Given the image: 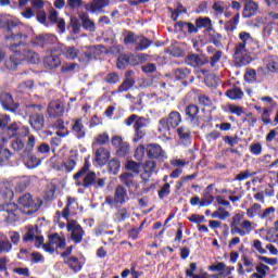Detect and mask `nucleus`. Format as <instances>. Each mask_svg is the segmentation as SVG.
Returning <instances> with one entry per match:
<instances>
[{
    "label": "nucleus",
    "instance_id": "38",
    "mask_svg": "<svg viewBox=\"0 0 278 278\" xmlns=\"http://www.w3.org/2000/svg\"><path fill=\"white\" fill-rule=\"evenodd\" d=\"M177 27H180V29H188V34H199V28L198 26L190 22H177L176 23Z\"/></svg>",
    "mask_w": 278,
    "mask_h": 278
},
{
    "label": "nucleus",
    "instance_id": "45",
    "mask_svg": "<svg viewBox=\"0 0 278 278\" xmlns=\"http://www.w3.org/2000/svg\"><path fill=\"white\" fill-rule=\"evenodd\" d=\"M239 40H240V42L237 45H242L243 47H249V45H251V42H253V37H251V34H249L247 31H241L239 34Z\"/></svg>",
    "mask_w": 278,
    "mask_h": 278
},
{
    "label": "nucleus",
    "instance_id": "51",
    "mask_svg": "<svg viewBox=\"0 0 278 278\" xmlns=\"http://www.w3.org/2000/svg\"><path fill=\"white\" fill-rule=\"evenodd\" d=\"M88 170H90V163L86 159L81 169L74 175L75 181H77V179H81V177H84L85 175H88Z\"/></svg>",
    "mask_w": 278,
    "mask_h": 278
},
{
    "label": "nucleus",
    "instance_id": "20",
    "mask_svg": "<svg viewBox=\"0 0 278 278\" xmlns=\"http://www.w3.org/2000/svg\"><path fill=\"white\" fill-rule=\"evenodd\" d=\"M134 58L139 62H142V60H146L144 54H138L137 56H127L126 54H123L117 59V68L119 70L126 68L128 64H131V60H134Z\"/></svg>",
    "mask_w": 278,
    "mask_h": 278
},
{
    "label": "nucleus",
    "instance_id": "62",
    "mask_svg": "<svg viewBox=\"0 0 278 278\" xmlns=\"http://www.w3.org/2000/svg\"><path fill=\"white\" fill-rule=\"evenodd\" d=\"M104 81H106V84H118V81H121V77L117 73L112 72L104 77Z\"/></svg>",
    "mask_w": 278,
    "mask_h": 278
},
{
    "label": "nucleus",
    "instance_id": "42",
    "mask_svg": "<svg viewBox=\"0 0 278 278\" xmlns=\"http://www.w3.org/2000/svg\"><path fill=\"white\" fill-rule=\"evenodd\" d=\"M29 184H31V181L29 180V177L24 176V178L20 179L15 184V192H25Z\"/></svg>",
    "mask_w": 278,
    "mask_h": 278
},
{
    "label": "nucleus",
    "instance_id": "25",
    "mask_svg": "<svg viewBox=\"0 0 278 278\" xmlns=\"http://www.w3.org/2000/svg\"><path fill=\"white\" fill-rule=\"evenodd\" d=\"M0 194L5 201H12L14 199V191L12 190V185L10 182L0 184Z\"/></svg>",
    "mask_w": 278,
    "mask_h": 278
},
{
    "label": "nucleus",
    "instance_id": "30",
    "mask_svg": "<svg viewBox=\"0 0 278 278\" xmlns=\"http://www.w3.org/2000/svg\"><path fill=\"white\" fill-rule=\"evenodd\" d=\"M108 5H110V0H92L89 10L92 13L103 12V8H108Z\"/></svg>",
    "mask_w": 278,
    "mask_h": 278
},
{
    "label": "nucleus",
    "instance_id": "3",
    "mask_svg": "<svg viewBox=\"0 0 278 278\" xmlns=\"http://www.w3.org/2000/svg\"><path fill=\"white\" fill-rule=\"evenodd\" d=\"M18 47H15L14 54L10 56L8 61H5L4 66L10 71H16V66L21 64V62H29L30 64H40V54L34 52L29 49L16 50Z\"/></svg>",
    "mask_w": 278,
    "mask_h": 278
},
{
    "label": "nucleus",
    "instance_id": "16",
    "mask_svg": "<svg viewBox=\"0 0 278 278\" xmlns=\"http://www.w3.org/2000/svg\"><path fill=\"white\" fill-rule=\"evenodd\" d=\"M47 112L50 118H60L64 115V104L59 100L52 101L49 103Z\"/></svg>",
    "mask_w": 278,
    "mask_h": 278
},
{
    "label": "nucleus",
    "instance_id": "8",
    "mask_svg": "<svg viewBox=\"0 0 278 278\" xmlns=\"http://www.w3.org/2000/svg\"><path fill=\"white\" fill-rule=\"evenodd\" d=\"M77 186H83V188H105V178L97 176V173L89 172L85 175L81 182H77Z\"/></svg>",
    "mask_w": 278,
    "mask_h": 278
},
{
    "label": "nucleus",
    "instance_id": "21",
    "mask_svg": "<svg viewBox=\"0 0 278 278\" xmlns=\"http://www.w3.org/2000/svg\"><path fill=\"white\" fill-rule=\"evenodd\" d=\"M258 5L253 0H248L244 3L243 8V17L244 18H251V16H255L257 14Z\"/></svg>",
    "mask_w": 278,
    "mask_h": 278
},
{
    "label": "nucleus",
    "instance_id": "44",
    "mask_svg": "<svg viewBox=\"0 0 278 278\" xmlns=\"http://www.w3.org/2000/svg\"><path fill=\"white\" fill-rule=\"evenodd\" d=\"M241 262L243 263V266L247 267L245 271L253 273V270H255V264L253 263V258L247 256V254L241 255Z\"/></svg>",
    "mask_w": 278,
    "mask_h": 278
},
{
    "label": "nucleus",
    "instance_id": "11",
    "mask_svg": "<svg viewBox=\"0 0 278 278\" xmlns=\"http://www.w3.org/2000/svg\"><path fill=\"white\" fill-rule=\"evenodd\" d=\"M67 231L71 233V238L75 244L81 243V240H84L85 231L84 228L79 224H77V220L75 219H67Z\"/></svg>",
    "mask_w": 278,
    "mask_h": 278
},
{
    "label": "nucleus",
    "instance_id": "7",
    "mask_svg": "<svg viewBox=\"0 0 278 278\" xmlns=\"http://www.w3.org/2000/svg\"><path fill=\"white\" fill-rule=\"evenodd\" d=\"M127 201H129L127 188L123 185H117L114 190V197H106L104 203L110 205V207H117V205H125Z\"/></svg>",
    "mask_w": 278,
    "mask_h": 278
},
{
    "label": "nucleus",
    "instance_id": "46",
    "mask_svg": "<svg viewBox=\"0 0 278 278\" xmlns=\"http://www.w3.org/2000/svg\"><path fill=\"white\" fill-rule=\"evenodd\" d=\"M38 228L34 226L28 227V231L26 236L24 237L25 242H34V240L38 237Z\"/></svg>",
    "mask_w": 278,
    "mask_h": 278
},
{
    "label": "nucleus",
    "instance_id": "15",
    "mask_svg": "<svg viewBox=\"0 0 278 278\" xmlns=\"http://www.w3.org/2000/svg\"><path fill=\"white\" fill-rule=\"evenodd\" d=\"M155 168H157V163H155V161H146L143 163L142 173L140 175L143 184H147V181L151 179V177L155 173Z\"/></svg>",
    "mask_w": 278,
    "mask_h": 278
},
{
    "label": "nucleus",
    "instance_id": "17",
    "mask_svg": "<svg viewBox=\"0 0 278 278\" xmlns=\"http://www.w3.org/2000/svg\"><path fill=\"white\" fill-rule=\"evenodd\" d=\"M72 131L74 136L78 138V140H81V138H86V134L88 132V129L86 126H84V119L76 118L72 121Z\"/></svg>",
    "mask_w": 278,
    "mask_h": 278
},
{
    "label": "nucleus",
    "instance_id": "56",
    "mask_svg": "<svg viewBox=\"0 0 278 278\" xmlns=\"http://www.w3.org/2000/svg\"><path fill=\"white\" fill-rule=\"evenodd\" d=\"M261 210H262V205L255 203L250 208L247 210V216L249 218H255V216H257V214H260Z\"/></svg>",
    "mask_w": 278,
    "mask_h": 278
},
{
    "label": "nucleus",
    "instance_id": "12",
    "mask_svg": "<svg viewBox=\"0 0 278 278\" xmlns=\"http://www.w3.org/2000/svg\"><path fill=\"white\" fill-rule=\"evenodd\" d=\"M146 152L150 160H166V152L157 143H149L146 147Z\"/></svg>",
    "mask_w": 278,
    "mask_h": 278
},
{
    "label": "nucleus",
    "instance_id": "18",
    "mask_svg": "<svg viewBox=\"0 0 278 278\" xmlns=\"http://www.w3.org/2000/svg\"><path fill=\"white\" fill-rule=\"evenodd\" d=\"M136 86V78H134V71H127L124 81L119 85L118 92H129Z\"/></svg>",
    "mask_w": 278,
    "mask_h": 278
},
{
    "label": "nucleus",
    "instance_id": "1",
    "mask_svg": "<svg viewBox=\"0 0 278 278\" xmlns=\"http://www.w3.org/2000/svg\"><path fill=\"white\" fill-rule=\"evenodd\" d=\"M42 206V200L38 198H33L31 193H25L21 195L15 203H7L0 205L1 216L4 218V223L12 225V223H17L21 216L18 214L31 215L36 214Z\"/></svg>",
    "mask_w": 278,
    "mask_h": 278
},
{
    "label": "nucleus",
    "instance_id": "55",
    "mask_svg": "<svg viewBox=\"0 0 278 278\" xmlns=\"http://www.w3.org/2000/svg\"><path fill=\"white\" fill-rule=\"evenodd\" d=\"M176 79H186L190 75V71L187 67H179L174 71Z\"/></svg>",
    "mask_w": 278,
    "mask_h": 278
},
{
    "label": "nucleus",
    "instance_id": "61",
    "mask_svg": "<svg viewBox=\"0 0 278 278\" xmlns=\"http://www.w3.org/2000/svg\"><path fill=\"white\" fill-rule=\"evenodd\" d=\"M147 151V148H144L142 144H139L136 148L135 151V159L137 160V162H142V160H144V153Z\"/></svg>",
    "mask_w": 278,
    "mask_h": 278
},
{
    "label": "nucleus",
    "instance_id": "24",
    "mask_svg": "<svg viewBox=\"0 0 278 278\" xmlns=\"http://www.w3.org/2000/svg\"><path fill=\"white\" fill-rule=\"evenodd\" d=\"M64 264H66L73 273H79L81 268H84V263H81L76 256L65 257Z\"/></svg>",
    "mask_w": 278,
    "mask_h": 278
},
{
    "label": "nucleus",
    "instance_id": "5",
    "mask_svg": "<svg viewBox=\"0 0 278 278\" xmlns=\"http://www.w3.org/2000/svg\"><path fill=\"white\" fill-rule=\"evenodd\" d=\"M182 122L181 113L178 111H172L167 117H163L159 121L157 131L166 136L170 134V129H177Z\"/></svg>",
    "mask_w": 278,
    "mask_h": 278
},
{
    "label": "nucleus",
    "instance_id": "9",
    "mask_svg": "<svg viewBox=\"0 0 278 278\" xmlns=\"http://www.w3.org/2000/svg\"><path fill=\"white\" fill-rule=\"evenodd\" d=\"M66 247V239L60 237L59 233L51 235L46 244H43V250L47 253H55V249H64Z\"/></svg>",
    "mask_w": 278,
    "mask_h": 278
},
{
    "label": "nucleus",
    "instance_id": "37",
    "mask_svg": "<svg viewBox=\"0 0 278 278\" xmlns=\"http://www.w3.org/2000/svg\"><path fill=\"white\" fill-rule=\"evenodd\" d=\"M12 251V242L8 238H3V232H0V255L1 253H10Z\"/></svg>",
    "mask_w": 278,
    "mask_h": 278
},
{
    "label": "nucleus",
    "instance_id": "59",
    "mask_svg": "<svg viewBox=\"0 0 278 278\" xmlns=\"http://www.w3.org/2000/svg\"><path fill=\"white\" fill-rule=\"evenodd\" d=\"M212 9L217 16H220L222 14H225V2L216 1L213 3Z\"/></svg>",
    "mask_w": 278,
    "mask_h": 278
},
{
    "label": "nucleus",
    "instance_id": "14",
    "mask_svg": "<svg viewBox=\"0 0 278 278\" xmlns=\"http://www.w3.org/2000/svg\"><path fill=\"white\" fill-rule=\"evenodd\" d=\"M94 162L98 166H105L108 160H110L111 153L104 147L93 148Z\"/></svg>",
    "mask_w": 278,
    "mask_h": 278
},
{
    "label": "nucleus",
    "instance_id": "28",
    "mask_svg": "<svg viewBox=\"0 0 278 278\" xmlns=\"http://www.w3.org/2000/svg\"><path fill=\"white\" fill-rule=\"evenodd\" d=\"M105 144H110V135L108 132H101L93 138L92 149L105 147Z\"/></svg>",
    "mask_w": 278,
    "mask_h": 278
},
{
    "label": "nucleus",
    "instance_id": "27",
    "mask_svg": "<svg viewBox=\"0 0 278 278\" xmlns=\"http://www.w3.org/2000/svg\"><path fill=\"white\" fill-rule=\"evenodd\" d=\"M24 136H27L26 146H24V153H31L34 151V147H36V137L34 135H29V128H24Z\"/></svg>",
    "mask_w": 278,
    "mask_h": 278
},
{
    "label": "nucleus",
    "instance_id": "22",
    "mask_svg": "<svg viewBox=\"0 0 278 278\" xmlns=\"http://www.w3.org/2000/svg\"><path fill=\"white\" fill-rule=\"evenodd\" d=\"M185 62L188 64V66L199 68V66H203V64H205V59L199 54H189L185 58Z\"/></svg>",
    "mask_w": 278,
    "mask_h": 278
},
{
    "label": "nucleus",
    "instance_id": "58",
    "mask_svg": "<svg viewBox=\"0 0 278 278\" xmlns=\"http://www.w3.org/2000/svg\"><path fill=\"white\" fill-rule=\"evenodd\" d=\"M75 166H77V160L75 159V156H70L67 161L64 162V168L67 173L74 170Z\"/></svg>",
    "mask_w": 278,
    "mask_h": 278
},
{
    "label": "nucleus",
    "instance_id": "63",
    "mask_svg": "<svg viewBox=\"0 0 278 278\" xmlns=\"http://www.w3.org/2000/svg\"><path fill=\"white\" fill-rule=\"evenodd\" d=\"M262 220L266 218H273L275 216V206L267 207L263 211V213L258 214Z\"/></svg>",
    "mask_w": 278,
    "mask_h": 278
},
{
    "label": "nucleus",
    "instance_id": "35",
    "mask_svg": "<svg viewBox=\"0 0 278 278\" xmlns=\"http://www.w3.org/2000/svg\"><path fill=\"white\" fill-rule=\"evenodd\" d=\"M127 218H129V211L127 207H118L114 215V220L116 223H125Z\"/></svg>",
    "mask_w": 278,
    "mask_h": 278
},
{
    "label": "nucleus",
    "instance_id": "26",
    "mask_svg": "<svg viewBox=\"0 0 278 278\" xmlns=\"http://www.w3.org/2000/svg\"><path fill=\"white\" fill-rule=\"evenodd\" d=\"M185 114L187 116V121L190 123H194V121H199V108L197 104H189L185 109Z\"/></svg>",
    "mask_w": 278,
    "mask_h": 278
},
{
    "label": "nucleus",
    "instance_id": "10",
    "mask_svg": "<svg viewBox=\"0 0 278 278\" xmlns=\"http://www.w3.org/2000/svg\"><path fill=\"white\" fill-rule=\"evenodd\" d=\"M149 118L147 117H139L134 123V130H135V137L132 138V142H140L144 136H147V128L149 127Z\"/></svg>",
    "mask_w": 278,
    "mask_h": 278
},
{
    "label": "nucleus",
    "instance_id": "41",
    "mask_svg": "<svg viewBox=\"0 0 278 278\" xmlns=\"http://www.w3.org/2000/svg\"><path fill=\"white\" fill-rule=\"evenodd\" d=\"M195 25L198 29H203V27H205L207 31H212V20H210V17H199L195 20Z\"/></svg>",
    "mask_w": 278,
    "mask_h": 278
},
{
    "label": "nucleus",
    "instance_id": "52",
    "mask_svg": "<svg viewBox=\"0 0 278 278\" xmlns=\"http://www.w3.org/2000/svg\"><path fill=\"white\" fill-rule=\"evenodd\" d=\"M220 58H223V51L220 50L215 51V53L210 56V65L212 68H216L220 62Z\"/></svg>",
    "mask_w": 278,
    "mask_h": 278
},
{
    "label": "nucleus",
    "instance_id": "43",
    "mask_svg": "<svg viewBox=\"0 0 278 278\" xmlns=\"http://www.w3.org/2000/svg\"><path fill=\"white\" fill-rule=\"evenodd\" d=\"M76 201L77 199L73 197H67V203L62 211V216L65 218V220H68V218L71 217V206L75 205Z\"/></svg>",
    "mask_w": 278,
    "mask_h": 278
},
{
    "label": "nucleus",
    "instance_id": "6",
    "mask_svg": "<svg viewBox=\"0 0 278 278\" xmlns=\"http://www.w3.org/2000/svg\"><path fill=\"white\" fill-rule=\"evenodd\" d=\"M26 110L33 112L29 115V125L35 131H42L45 129V115L38 113L42 111V105L40 104H26Z\"/></svg>",
    "mask_w": 278,
    "mask_h": 278
},
{
    "label": "nucleus",
    "instance_id": "2",
    "mask_svg": "<svg viewBox=\"0 0 278 278\" xmlns=\"http://www.w3.org/2000/svg\"><path fill=\"white\" fill-rule=\"evenodd\" d=\"M0 27H7L5 39L11 51H14L15 47H21V45L27 42V35L21 33L18 22L8 16H0Z\"/></svg>",
    "mask_w": 278,
    "mask_h": 278
},
{
    "label": "nucleus",
    "instance_id": "50",
    "mask_svg": "<svg viewBox=\"0 0 278 278\" xmlns=\"http://www.w3.org/2000/svg\"><path fill=\"white\" fill-rule=\"evenodd\" d=\"M109 173H112V175H118V170H121V161L116 159H112L109 164Z\"/></svg>",
    "mask_w": 278,
    "mask_h": 278
},
{
    "label": "nucleus",
    "instance_id": "54",
    "mask_svg": "<svg viewBox=\"0 0 278 278\" xmlns=\"http://www.w3.org/2000/svg\"><path fill=\"white\" fill-rule=\"evenodd\" d=\"M214 203V195L210 192H205L201 199L200 207H207Z\"/></svg>",
    "mask_w": 278,
    "mask_h": 278
},
{
    "label": "nucleus",
    "instance_id": "31",
    "mask_svg": "<svg viewBox=\"0 0 278 278\" xmlns=\"http://www.w3.org/2000/svg\"><path fill=\"white\" fill-rule=\"evenodd\" d=\"M79 18L81 21L84 29H87V31H92V33L97 31V26L94 25L92 20H90V16H88V13H81L79 15Z\"/></svg>",
    "mask_w": 278,
    "mask_h": 278
},
{
    "label": "nucleus",
    "instance_id": "47",
    "mask_svg": "<svg viewBox=\"0 0 278 278\" xmlns=\"http://www.w3.org/2000/svg\"><path fill=\"white\" fill-rule=\"evenodd\" d=\"M0 103H2L3 108H10L12 103H14V99L12 98V94L8 92H2L0 94Z\"/></svg>",
    "mask_w": 278,
    "mask_h": 278
},
{
    "label": "nucleus",
    "instance_id": "53",
    "mask_svg": "<svg viewBox=\"0 0 278 278\" xmlns=\"http://www.w3.org/2000/svg\"><path fill=\"white\" fill-rule=\"evenodd\" d=\"M79 56V49L75 47H66L65 48V58L67 60H75V58Z\"/></svg>",
    "mask_w": 278,
    "mask_h": 278
},
{
    "label": "nucleus",
    "instance_id": "13",
    "mask_svg": "<svg viewBox=\"0 0 278 278\" xmlns=\"http://www.w3.org/2000/svg\"><path fill=\"white\" fill-rule=\"evenodd\" d=\"M235 59L240 62L243 66L251 64V56H249V47L239 45L235 47Z\"/></svg>",
    "mask_w": 278,
    "mask_h": 278
},
{
    "label": "nucleus",
    "instance_id": "32",
    "mask_svg": "<svg viewBox=\"0 0 278 278\" xmlns=\"http://www.w3.org/2000/svg\"><path fill=\"white\" fill-rule=\"evenodd\" d=\"M226 97L231 99V101H238V99H242L244 97V92L240 87H232L226 91Z\"/></svg>",
    "mask_w": 278,
    "mask_h": 278
},
{
    "label": "nucleus",
    "instance_id": "36",
    "mask_svg": "<svg viewBox=\"0 0 278 278\" xmlns=\"http://www.w3.org/2000/svg\"><path fill=\"white\" fill-rule=\"evenodd\" d=\"M150 45H153V41L149 40L144 36H138L137 47L135 49L136 51H144V49H149Z\"/></svg>",
    "mask_w": 278,
    "mask_h": 278
},
{
    "label": "nucleus",
    "instance_id": "33",
    "mask_svg": "<svg viewBox=\"0 0 278 278\" xmlns=\"http://www.w3.org/2000/svg\"><path fill=\"white\" fill-rule=\"evenodd\" d=\"M239 23H240V13L237 12L232 18L226 22L225 24L226 31H230V33L236 31V29H238Z\"/></svg>",
    "mask_w": 278,
    "mask_h": 278
},
{
    "label": "nucleus",
    "instance_id": "60",
    "mask_svg": "<svg viewBox=\"0 0 278 278\" xmlns=\"http://www.w3.org/2000/svg\"><path fill=\"white\" fill-rule=\"evenodd\" d=\"M92 58H94V48H90L89 50H87L84 53V56L79 58V62H81L83 64H88V62H90Z\"/></svg>",
    "mask_w": 278,
    "mask_h": 278
},
{
    "label": "nucleus",
    "instance_id": "48",
    "mask_svg": "<svg viewBox=\"0 0 278 278\" xmlns=\"http://www.w3.org/2000/svg\"><path fill=\"white\" fill-rule=\"evenodd\" d=\"M11 148L18 153L25 149V141L21 138H14L11 140Z\"/></svg>",
    "mask_w": 278,
    "mask_h": 278
},
{
    "label": "nucleus",
    "instance_id": "64",
    "mask_svg": "<svg viewBox=\"0 0 278 278\" xmlns=\"http://www.w3.org/2000/svg\"><path fill=\"white\" fill-rule=\"evenodd\" d=\"M128 153H129V143L124 142L123 144H121V146L117 148L116 154H117L119 157H125V155H128Z\"/></svg>",
    "mask_w": 278,
    "mask_h": 278
},
{
    "label": "nucleus",
    "instance_id": "34",
    "mask_svg": "<svg viewBox=\"0 0 278 278\" xmlns=\"http://www.w3.org/2000/svg\"><path fill=\"white\" fill-rule=\"evenodd\" d=\"M190 128L180 126L177 128V135L178 138L181 140V142L188 143L190 142V136H191Z\"/></svg>",
    "mask_w": 278,
    "mask_h": 278
},
{
    "label": "nucleus",
    "instance_id": "57",
    "mask_svg": "<svg viewBox=\"0 0 278 278\" xmlns=\"http://www.w3.org/2000/svg\"><path fill=\"white\" fill-rule=\"evenodd\" d=\"M244 79L248 84H255V81H257V72H255V70H248Z\"/></svg>",
    "mask_w": 278,
    "mask_h": 278
},
{
    "label": "nucleus",
    "instance_id": "4",
    "mask_svg": "<svg viewBox=\"0 0 278 278\" xmlns=\"http://www.w3.org/2000/svg\"><path fill=\"white\" fill-rule=\"evenodd\" d=\"M242 218H244V215L240 213H237L235 216H232L230 223L231 236H241V238H244V236H249V233L253 231V224L248 219L242 222Z\"/></svg>",
    "mask_w": 278,
    "mask_h": 278
},
{
    "label": "nucleus",
    "instance_id": "49",
    "mask_svg": "<svg viewBox=\"0 0 278 278\" xmlns=\"http://www.w3.org/2000/svg\"><path fill=\"white\" fill-rule=\"evenodd\" d=\"M125 167L126 170H130L132 175H140V163L135 161H127Z\"/></svg>",
    "mask_w": 278,
    "mask_h": 278
},
{
    "label": "nucleus",
    "instance_id": "40",
    "mask_svg": "<svg viewBox=\"0 0 278 278\" xmlns=\"http://www.w3.org/2000/svg\"><path fill=\"white\" fill-rule=\"evenodd\" d=\"M211 216L212 218H219V220H226V218H229V216H231V213L225 210V207L219 206L216 211L212 213Z\"/></svg>",
    "mask_w": 278,
    "mask_h": 278
},
{
    "label": "nucleus",
    "instance_id": "29",
    "mask_svg": "<svg viewBox=\"0 0 278 278\" xmlns=\"http://www.w3.org/2000/svg\"><path fill=\"white\" fill-rule=\"evenodd\" d=\"M60 64H62V61L58 55H48L43 60V66H46V68H49L50 71L53 68H58Z\"/></svg>",
    "mask_w": 278,
    "mask_h": 278
},
{
    "label": "nucleus",
    "instance_id": "23",
    "mask_svg": "<svg viewBox=\"0 0 278 278\" xmlns=\"http://www.w3.org/2000/svg\"><path fill=\"white\" fill-rule=\"evenodd\" d=\"M135 177L136 175H134V173L125 172L119 175V181L128 189L132 186H135V188H138V184H136V181L134 180Z\"/></svg>",
    "mask_w": 278,
    "mask_h": 278
},
{
    "label": "nucleus",
    "instance_id": "19",
    "mask_svg": "<svg viewBox=\"0 0 278 278\" xmlns=\"http://www.w3.org/2000/svg\"><path fill=\"white\" fill-rule=\"evenodd\" d=\"M48 18H49L50 23H53L56 25V27L61 31V34H64L66 31V22L64 21V18H62L58 15V11L51 10Z\"/></svg>",
    "mask_w": 278,
    "mask_h": 278
},
{
    "label": "nucleus",
    "instance_id": "39",
    "mask_svg": "<svg viewBox=\"0 0 278 278\" xmlns=\"http://www.w3.org/2000/svg\"><path fill=\"white\" fill-rule=\"evenodd\" d=\"M256 273L251 275V278H264L266 277V270H270V267L268 265H265L264 263H260L256 267Z\"/></svg>",
    "mask_w": 278,
    "mask_h": 278
}]
</instances>
